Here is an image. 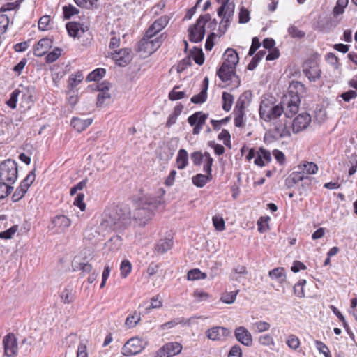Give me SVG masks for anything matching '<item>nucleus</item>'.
Instances as JSON below:
<instances>
[{
  "instance_id": "obj_1",
  "label": "nucleus",
  "mask_w": 357,
  "mask_h": 357,
  "mask_svg": "<svg viewBox=\"0 0 357 357\" xmlns=\"http://www.w3.org/2000/svg\"><path fill=\"white\" fill-rule=\"evenodd\" d=\"M128 210L118 206L107 208L102 215L100 227L106 231L123 229L130 224V215Z\"/></svg>"
},
{
  "instance_id": "obj_2",
  "label": "nucleus",
  "mask_w": 357,
  "mask_h": 357,
  "mask_svg": "<svg viewBox=\"0 0 357 357\" xmlns=\"http://www.w3.org/2000/svg\"><path fill=\"white\" fill-rule=\"evenodd\" d=\"M305 90V86L301 82L298 81L291 82L288 93L282 97L280 102L285 118L291 119L298 112L301 102L300 94L304 93Z\"/></svg>"
},
{
  "instance_id": "obj_3",
  "label": "nucleus",
  "mask_w": 357,
  "mask_h": 357,
  "mask_svg": "<svg viewBox=\"0 0 357 357\" xmlns=\"http://www.w3.org/2000/svg\"><path fill=\"white\" fill-rule=\"evenodd\" d=\"M36 93L35 86L31 84H20L10 94V99L6 102L7 105L12 109L16 108L17 102L20 98V105L29 109L33 103V96Z\"/></svg>"
},
{
  "instance_id": "obj_4",
  "label": "nucleus",
  "mask_w": 357,
  "mask_h": 357,
  "mask_svg": "<svg viewBox=\"0 0 357 357\" xmlns=\"http://www.w3.org/2000/svg\"><path fill=\"white\" fill-rule=\"evenodd\" d=\"M160 197H148L139 201L138 207L133 213V217L140 225H145L153 216L154 211L161 204Z\"/></svg>"
},
{
  "instance_id": "obj_5",
  "label": "nucleus",
  "mask_w": 357,
  "mask_h": 357,
  "mask_svg": "<svg viewBox=\"0 0 357 357\" xmlns=\"http://www.w3.org/2000/svg\"><path fill=\"white\" fill-rule=\"evenodd\" d=\"M283 110L279 105H275L270 100H262L259 107V115L261 119L266 122H272L280 120L282 116Z\"/></svg>"
},
{
  "instance_id": "obj_6",
  "label": "nucleus",
  "mask_w": 357,
  "mask_h": 357,
  "mask_svg": "<svg viewBox=\"0 0 357 357\" xmlns=\"http://www.w3.org/2000/svg\"><path fill=\"white\" fill-rule=\"evenodd\" d=\"M17 165L15 160L8 159L0 164V180L13 184L17 178Z\"/></svg>"
},
{
  "instance_id": "obj_7",
  "label": "nucleus",
  "mask_w": 357,
  "mask_h": 357,
  "mask_svg": "<svg viewBox=\"0 0 357 357\" xmlns=\"http://www.w3.org/2000/svg\"><path fill=\"white\" fill-rule=\"evenodd\" d=\"M162 43V36L152 38L144 34L138 44V51L142 52L144 56H149L154 53Z\"/></svg>"
},
{
  "instance_id": "obj_8",
  "label": "nucleus",
  "mask_w": 357,
  "mask_h": 357,
  "mask_svg": "<svg viewBox=\"0 0 357 357\" xmlns=\"http://www.w3.org/2000/svg\"><path fill=\"white\" fill-rule=\"evenodd\" d=\"M210 20L209 14L201 15L197 19L196 24L189 27V40L191 42L199 43L203 40L205 35V24Z\"/></svg>"
},
{
  "instance_id": "obj_9",
  "label": "nucleus",
  "mask_w": 357,
  "mask_h": 357,
  "mask_svg": "<svg viewBox=\"0 0 357 357\" xmlns=\"http://www.w3.org/2000/svg\"><path fill=\"white\" fill-rule=\"evenodd\" d=\"M234 3L229 1L227 3H225L221 5L220 7L218 9V15L220 17L222 18L220 27L222 33H225L226 31L227 26L229 24L231 18L234 15Z\"/></svg>"
},
{
  "instance_id": "obj_10",
  "label": "nucleus",
  "mask_w": 357,
  "mask_h": 357,
  "mask_svg": "<svg viewBox=\"0 0 357 357\" xmlns=\"http://www.w3.org/2000/svg\"><path fill=\"white\" fill-rule=\"evenodd\" d=\"M284 117V119H280L273 123V127L270 129L271 136L275 140L289 137L291 135L289 127L290 124Z\"/></svg>"
},
{
  "instance_id": "obj_11",
  "label": "nucleus",
  "mask_w": 357,
  "mask_h": 357,
  "mask_svg": "<svg viewBox=\"0 0 357 357\" xmlns=\"http://www.w3.org/2000/svg\"><path fill=\"white\" fill-rule=\"evenodd\" d=\"M146 343L139 337H132L128 340L122 348V354L129 356L140 353L145 347Z\"/></svg>"
},
{
  "instance_id": "obj_12",
  "label": "nucleus",
  "mask_w": 357,
  "mask_h": 357,
  "mask_svg": "<svg viewBox=\"0 0 357 357\" xmlns=\"http://www.w3.org/2000/svg\"><path fill=\"white\" fill-rule=\"evenodd\" d=\"M70 225L71 220L68 217L63 215H58L52 218L51 225L49 227L54 233L61 234Z\"/></svg>"
},
{
  "instance_id": "obj_13",
  "label": "nucleus",
  "mask_w": 357,
  "mask_h": 357,
  "mask_svg": "<svg viewBox=\"0 0 357 357\" xmlns=\"http://www.w3.org/2000/svg\"><path fill=\"white\" fill-rule=\"evenodd\" d=\"M5 354L8 357H14L17 354V338L13 333H8L3 340Z\"/></svg>"
},
{
  "instance_id": "obj_14",
  "label": "nucleus",
  "mask_w": 357,
  "mask_h": 357,
  "mask_svg": "<svg viewBox=\"0 0 357 357\" xmlns=\"http://www.w3.org/2000/svg\"><path fill=\"white\" fill-rule=\"evenodd\" d=\"M182 348V345L178 342H168L157 351L156 357H170L175 356L181 351Z\"/></svg>"
},
{
  "instance_id": "obj_15",
  "label": "nucleus",
  "mask_w": 357,
  "mask_h": 357,
  "mask_svg": "<svg viewBox=\"0 0 357 357\" xmlns=\"http://www.w3.org/2000/svg\"><path fill=\"white\" fill-rule=\"evenodd\" d=\"M207 118L208 114H204L202 112H197L188 117V121L189 124L190 126H195L192 132L194 135L199 134Z\"/></svg>"
},
{
  "instance_id": "obj_16",
  "label": "nucleus",
  "mask_w": 357,
  "mask_h": 357,
  "mask_svg": "<svg viewBox=\"0 0 357 357\" xmlns=\"http://www.w3.org/2000/svg\"><path fill=\"white\" fill-rule=\"evenodd\" d=\"M112 58L116 65L126 66L132 60L131 50L128 48L121 49L112 53Z\"/></svg>"
},
{
  "instance_id": "obj_17",
  "label": "nucleus",
  "mask_w": 357,
  "mask_h": 357,
  "mask_svg": "<svg viewBox=\"0 0 357 357\" xmlns=\"http://www.w3.org/2000/svg\"><path fill=\"white\" fill-rule=\"evenodd\" d=\"M311 122V116L309 114L303 112L298 114L292 122V130L295 133L305 129Z\"/></svg>"
},
{
  "instance_id": "obj_18",
  "label": "nucleus",
  "mask_w": 357,
  "mask_h": 357,
  "mask_svg": "<svg viewBox=\"0 0 357 357\" xmlns=\"http://www.w3.org/2000/svg\"><path fill=\"white\" fill-rule=\"evenodd\" d=\"M169 18L167 16H162L156 20L147 29L145 34L154 38L155 36L162 31L168 24Z\"/></svg>"
},
{
  "instance_id": "obj_19",
  "label": "nucleus",
  "mask_w": 357,
  "mask_h": 357,
  "mask_svg": "<svg viewBox=\"0 0 357 357\" xmlns=\"http://www.w3.org/2000/svg\"><path fill=\"white\" fill-rule=\"evenodd\" d=\"M97 90L99 93L97 96L96 105L98 107H102L107 104V100H109L111 98L109 93V86L107 83H101L97 86Z\"/></svg>"
},
{
  "instance_id": "obj_20",
  "label": "nucleus",
  "mask_w": 357,
  "mask_h": 357,
  "mask_svg": "<svg viewBox=\"0 0 357 357\" xmlns=\"http://www.w3.org/2000/svg\"><path fill=\"white\" fill-rule=\"evenodd\" d=\"M53 41L50 38H44L40 40L33 50V54L36 56H42L52 47Z\"/></svg>"
},
{
  "instance_id": "obj_21",
  "label": "nucleus",
  "mask_w": 357,
  "mask_h": 357,
  "mask_svg": "<svg viewBox=\"0 0 357 357\" xmlns=\"http://www.w3.org/2000/svg\"><path fill=\"white\" fill-rule=\"evenodd\" d=\"M303 73L311 82H316L321 77V71L318 66L314 63H310V65L306 63Z\"/></svg>"
},
{
  "instance_id": "obj_22",
  "label": "nucleus",
  "mask_w": 357,
  "mask_h": 357,
  "mask_svg": "<svg viewBox=\"0 0 357 357\" xmlns=\"http://www.w3.org/2000/svg\"><path fill=\"white\" fill-rule=\"evenodd\" d=\"M235 336L241 344L245 346H250L252 344V335L245 327H238L235 331Z\"/></svg>"
},
{
  "instance_id": "obj_23",
  "label": "nucleus",
  "mask_w": 357,
  "mask_h": 357,
  "mask_svg": "<svg viewBox=\"0 0 357 357\" xmlns=\"http://www.w3.org/2000/svg\"><path fill=\"white\" fill-rule=\"evenodd\" d=\"M229 333L227 328L220 326L213 327L206 331L208 338L213 341L220 340L222 337L227 336Z\"/></svg>"
},
{
  "instance_id": "obj_24",
  "label": "nucleus",
  "mask_w": 357,
  "mask_h": 357,
  "mask_svg": "<svg viewBox=\"0 0 357 357\" xmlns=\"http://www.w3.org/2000/svg\"><path fill=\"white\" fill-rule=\"evenodd\" d=\"M271 160V155L269 151L261 147L257 151V156L254 160V163L259 167H263L266 163Z\"/></svg>"
},
{
  "instance_id": "obj_25",
  "label": "nucleus",
  "mask_w": 357,
  "mask_h": 357,
  "mask_svg": "<svg viewBox=\"0 0 357 357\" xmlns=\"http://www.w3.org/2000/svg\"><path fill=\"white\" fill-rule=\"evenodd\" d=\"M225 61L222 63L223 65H227L234 68H236V65L238 63L239 58L237 52L231 48H228L224 54Z\"/></svg>"
},
{
  "instance_id": "obj_26",
  "label": "nucleus",
  "mask_w": 357,
  "mask_h": 357,
  "mask_svg": "<svg viewBox=\"0 0 357 357\" xmlns=\"http://www.w3.org/2000/svg\"><path fill=\"white\" fill-rule=\"evenodd\" d=\"M93 119L91 118L82 119L79 117H73L71 119L70 125L78 132H81L88 128L92 123Z\"/></svg>"
},
{
  "instance_id": "obj_27",
  "label": "nucleus",
  "mask_w": 357,
  "mask_h": 357,
  "mask_svg": "<svg viewBox=\"0 0 357 357\" xmlns=\"http://www.w3.org/2000/svg\"><path fill=\"white\" fill-rule=\"evenodd\" d=\"M234 70L235 68L231 66L222 64L217 75L222 82H226L231 80L232 76L234 75Z\"/></svg>"
},
{
  "instance_id": "obj_28",
  "label": "nucleus",
  "mask_w": 357,
  "mask_h": 357,
  "mask_svg": "<svg viewBox=\"0 0 357 357\" xmlns=\"http://www.w3.org/2000/svg\"><path fill=\"white\" fill-rule=\"evenodd\" d=\"M75 291L74 289L70 286H68L60 293V298L61 301L64 304L72 303L75 299Z\"/></svg>"
},
{
  "instance_id": "obj_29",
  "label": "nucleus",
  "mask_w": 357,
  "mask_h": 357,
  "mask_svg": "<svg viewBox=\"0 0 357 357\" xmlns=\"http://www.w3.org/2000/svg\"><path fill=\"white\" fill-rule=\"evenodd\" d=\"M176 163L178 169H183L188 166V153L185 149H181L178 151L176 159Z\"/></svg>"
},
{
  "instance_id": "obj_30",
  "label": "nucleus",
  "mask_w": 357,
  "mask_h": 357,
  "mask_svg": "<svg viewBox=\"0 0 357 357\" xmlns=\"http://www.w3.org/2000/svg\"><path fill=\"white\" fill-rule=\"evenodd\" d=\"M212 179V176L208 174H197L192 178V183L198 187H204L208 181Z\"/></svg>"
},
{
  "instance_id": "obj_31",
  "label": "nucleus",
  "mask_w": 357,
  "mask_h": 357,
  "mask_svg": "<svg viewBox=\"0 0 357 357\" xmlns=\"http://www.w3.org/2000/svg\"><path fill=\"white\" fill-rule=\"evenodd\" d=\"M269 277L273 280H277L282 283L286 280V274L284 268H275L268 273Z\"/></svg>"
},
{
  "instance_id": "obj_32",
  "label": "nucleus",
  "mask_w": 357,
  "mask_h": 357,
  "mask_svg": "<svg viewBox=\"0 0 357 357\" xmlns=\"http://www.w3.org/2000/svg\"><path fill=\"white\" fill-rule=\"evenodd\" d=\"M173 245V241L171 238H165L160 240L157 245L156 250L160 254H164L172 248Z\"/></svg>"
},
{
  "instance_id": "obj_33",
  "label": "nucleus",
  "mask_w": 357,
  "mask_h": 357,
  "mask_svg": "<svg viewBox=\"0 0 357 357\" xmlns=\"http://www.w3.org/2000/svg\"><path fill=\"white\" fill-rule=\"evenodd\" d=\"M141 313L134 312L132 314H129L125 321V325L128 328H134L141 320Z\"/></svg>"
},
{
  "instance_id": "obj_34",
  "label": "nucleus",
  "mask_w": 357,
  "mask_h": 357,
  "mask_svg": "<svg viewBox=\"0 0 357 357\" xmlns=\"http://www.w3.org/2000/svg\"><path fill=\"white\" fill-rule=\"evenodd\" d=\"M271 324L264 321H258L252 324L251 329L255 333H263L270 329Z\"/></svg>"
},
{
  "instance_id": "obj_35",
  "label": "nucleus",
  "mask_w": 357,
  "mask_h": 357,
  "mask_svg": "<svg viewBox=\"0 0 357 357\" xmlns=\"http://www.w3.org/2000/svg\"><path fill=\"white\" fill-rule=\"evenodd\" d=\"M105 75V70L103 68H97L90 73L86 77V81H98Z\"/></svg>"
},
{
  "instance_id": "obj_36",
  "label": "nucleus",
  "mask_w": 357,
  "mask_h": 357,
  "mask_svg": "<svg viewBox=\"0 0 357 357\" xmlns=\"http://www.w3.org/2000/svg\"><path fill=\"white\" fill-rule=\"evenodd\" d=\"M266 54V51L265 50L259 51L252 58V61L248 66V69L250 70H253L258 63L263 59V57Z\"/></svg>"
},
{
  "instance_id": "obj_37",
  "label": "nucleus",
  "mask_w": 357,
  "mask_h": 357,
  "mask_svg": "<svg viewBox=\"0 0 357 357\" xmlns=\"http://www.w3.org/2000/svg\"><path fill=\"white\" fill-rule=\"evenodd\" d=\"M222 98L223 102L222 109L226 112H229L231 108V105L234 101L233 96L229 93L223 92Z\"/></svg>"
},
{
  "instance_id": "obj_38",
  "label": "nucleus",
  "mask_w": 357,
  "mask_h": 357,
  "mask_svg": "<svg viewBox=\"0 0 357 357\" xmlns=\"http://www.w3.org/2000/svg\"><path fill=\"white\" fill-rule=\"evenodd\" d=\"M36 178V174H35V169L31 171L28 175L26 176V178L22 181V182L20 184V186H21L22 188L28 190L29 188L31 186V185L33 183Z\"/></svg>"
},
{
  "instance_id": "obj_39",
  "label": "nucleus",
  "mask_w": 357,
  "mask_h": 357,
  "mask_svg": "<svg viewBox=\"0 0 357 357\" xmlns=\"http://www.w3.org/2000/svg\"><path fill=\"white\" fill-rule=\"evenodd\" d=\"M349 0H337L335 6L333 8V14L337 17L342 14L344 8L347 6Z\"/></svg>"
},
{
  "instance_id": "obj_40",
  "label": "nucleus",
  "mask_w": 357,
  "mask_h": 357,
  "mask_svg": "<svg viewBox=\"0 0 357 357\" xmlns=\"http://www.w3.org/2000/svg\"><path fill=\"white\" fill-rule=\"evenodd\" d=\"M84 76L82 73L77 72L72 74L68 79V85L71 89L77 86L82 80Z\"/></svg>"
},
{
  "instance_id": "obj_41",
  "label": "nucleus",
  "mask_w": 357,
  "mask_h": 357,
  "mask_svg": "<svg viewBox=\"0 0 357 357\" xmlns=\"http://www.w3.org/2000/svg\"><path fill=\"white\" fill-rule=\"evenodd\" d=\"M191 58L192 57L195 62L198 65H202L204 62V55L201 49L195 47L190 54Z\"/></svg>"
},
{
  "instance_id": "obj_42",
  "label": "nucleus",
  "mask_w": 357,
  "mask_h": 357,
  "mask_svg": "<svg viewBox=\"0 0 357 357\" xmlns=\"http://www.w3.org/2000/svg\"><path fill=\"white\" fill-rule=\"evenodd\" d=\"M206 274L202 273L199 269L194 268L188 272L187 278L188 280H196L199 279H205Z\"/></svg>"
},
{
  "instance_id": "obj_43",
  "label": "nucleus",
  "mask_w": 357,
  "mask_h": 357,
  "mask_svg": "<svg viewBox=\"0 0 357 357\" xmlns=\"http://www.w3.org/2000/svg\"><path fill=\"white\" fill-rule=\"evenodd\" d=\"M162 306V302L159 300L158 296H156L151 298V304L145 307L144 311L142 313L148 314L152 309H158Z\"/></svg>"
},
{
  "instance_id": "obj_44",
  "label": "nucleus",
  "mask_w": 357,
  "mask_h": 357,
  "mask_svg": "<svg viewBox=\"0 0 357 357\" xmlns=\"http://www.w3.org/2000/svg\"><path fill=\"white\" fill-rule=\"evenodd\" d=\"M213 225L215 229L222 231L225 229V222L223 218L220 215H215L212 218Z\"/></svg>"
},
{
  "instance_id": "obj_45",
  "label": "nucleus",
  "mask_w": 357,
  "mask_h": 357,
  "mask_svg": "<svg viewBox=\"0 0 357 357\" xmlns=\"http://www.w3.org/2000/svg\"><path fill=\"white\" fill-rule=\"evenodd\" d=\"M179 86H176L169 93V98L171 100H178L182 99L183 98L187 97L188 96L185 94L184 91H176Z\"/></svg>"
},
{
  "instance_id": "obj_46",
  "label": "nucleus",
  "mask_w": 357,
  "mask_h": 357,
  "mask_svg": "<svg viewBox=\"0 0 357 357\" xmlns=\"http://www.w3.org/2000/svg\"><path fill=\"white\" fill-rule=\"evenodd\" d=\"M80 24L76 22H68L66 24V29L70 36L76 37L79 31Z\"/></svg>"
},
{
  "instance_id": "obj_47",
  "label": "nucleus",
  "mask_w": 357,
  "mask_h": 357,
  "mask_svg": "<svg viewBox=\"0 0 357 357\" xmlns=\"http://www.w3.org/2000/svg\"><path fill=\"white\" fill-rule=\"evenodd\" d=\"M207 92L206 89H202L200 93L191 98V102L194 104H202L206 100Z\"/></svg>"
},
{
  "instance_id": "obj_48",
  "label": "nucleus",
  "mask_w": 357,
  "mask_h": 357,
  "mask_svg": "<svg viewBox=\"0 0 357 357\" xmlns=\"http://www.w3.org/2000/svg\"><path fill=\"white\" fill-rule=\"evenodd\" d=\"M238 292V291L225 292L222 294L220 299L223 303L231 304L235 301Z\"/></svg>"
},
{
  "instance_id": "obj_49",
  "label": "nucleus",
  "mask_w": 357,
  "mask_h": 357,
  "mask_svg": "<svg viewBox=\"0 0 357 357\" xmlns=\"http://www.w3.org/2000/svg\"><path fill=\"white\" fill-rule=\"evenodd\" d=\"M204 156L206 157V160L203 169L206 173V174L212 176L211 172L213 159L211 157L209 153L208 152H205Z\"/></svg>"
},
{
  "instance_id": "obj_50",
  "label": "nucleus",
  "mask_w": 357,
  "mask_h": 357,
  "mask_svg": "<svg viewBox=\"0 0 357 357\" xmlns=\"http://www.w3.org/2000/svg\"><path fill=\"white\" fill-rule=\"evenodd\" d=\"M306 284L305 280H300L294 287V291L296 296L302 298L305 296L303 287Z\"/></svg>"
},
{
  "instance_id": "obj_51",
  "label": "nucleus",
  "mask_w": 357,
  "mask_h": 357,
  "mask_svg": "<svg viewBox=\"0 0 357 357\" xmlns=\"http://www.w3.org/2000/svg\"><path fill=\"white\" fill-rule=\"evenodd\" d=\"M61 54V50L59 47L55 48L50 52L45 57V61L48 63H53L59 59Z\"/></svg>"
},
{
  "instance_id": "obj_52",
  "label": "nucleus",
  "mask_w": 357,
  "mask_h": 357,
  "mask_svg": "<svg viewBox=\"0 0 357 357\" xmlns=\"http://www.w3.org/2000/svg\"><path fill=\"white\" fill-rule=\"evenodd\" d=\"M13 190V187L9 183L1 181L0 182V199L7 197Z\"/></svg>"
},
{
  "instance_id": "obj_53",
  "label": "nucleus",
  "mask_w": 357,
  "mask_h": 357,
  "mask_svg": "<svg viewBox=\"0 0 357 357\" xmlns=\"http://www.w3.org/2000/svg\"><path fill=\"white\" fill-rule=\"evenodd\" d=\"M63 16L66 19H70L73 15L77 14L79 10L72 5L65 6L63 8Z\"/></svg>"
},
{
  "instance_id": "obj_54",
  "label": "nucleus",
  "mask_w": 357,
  "mask_h": 357,
  "mask_svg": "<svg viewBox=\"0 0 357 357\" xmlns=\"http://www.w3.org/2000/svg\"><path fill=\"white\" fill-rule=\"evenodd\" d=\"M121 275L123 278H126L130 273L132 269L131 263L128 260H123L121 264Z\"/></svg>"
},
{
  "instance_id": "obj_55",
  "label": "nucleus",
  "mask_w": 357,
  "mask_h": 357,
  "mask_svg": "<svg viewBox=\"0 0 357 357\" xmlns=\"http://www.w3.org/2000/svg\"><path fill=\"white\" fill-rule=\"evenodd\" d=\"M9 18L6 15H0V36L6 33L9 25Z\"/></svg>"
},
{
  "instance_id": "obj_56",
  "label": "nucleus",
  "mask_w": 357,
  "mask_h": 357,
  "mask_svg": "<svg viewBox=\"0 0 357 357\" xmlns=\"http://www.w3.org/2000/svg\"><path fill=\"white\" fill-rule=\"evenodd\" d=\"M98 0H75L76 4L82 8L91 9L94 7Z\"/></svg>"
},
{
  "instance_id": "obj_57",
  "label": "nucleus",
  "mask_w": 357,
  "mask_h": 357,
  "mask_svg": "<svg viewBox=\"0 0 357 357\" xmlns=\"http://www.w3.org/2000/svg\"><path fill=\"white\" fill-rule=\"evenodd\" d=\"M317 349L319 351L324 355L325 357H332L328 347L321 341L315 342Z\"/></svg>"
},
{
  "instance_id": "obj_58",
  "label": "nucleus",
  "mask_w": 357,
  "mask_h": 357,
  "mask_svg": "<svg viewBox=\"0 0 357 357\" xmlns=\"http://www.w3.org/2000/svg\"><path fill=\"white\" fill-rule=\"evenodd\" d=\"M287 344L292 349H296L300 346L299 339L294 335H290L287 340Z\"/></svg>"
},
{
  "instance_id": "obj_59",
  "label": "nucleus",
  "mask_w": 357,
  "mask_h": 357,
  "mask_svg": "<svg viewBox=\"0 0 357 357\" xmlns=\"http://www.w3.org/2000/svg\"><path fill=\"white\" fill-rule=\"evenodd\" d=\"M259 342L264 346L274 345L273 337L269 334L262 335L259 337Z\"/></svg>"
},
{
  "instance_id": "obj_60",
  "label": "nucleus",
  "mask_w": 357,
  "mask_h": 357,
  "mask_svg": "<svg viewBox=\"0 0 357 357\" xmlns=\"http://www.w3.org/2000/svg\"><path fill=\"white\" fill-rule=\"evenodd\" d=\"M239 23L241 24H245L249 22L250 20V12L248 9L245 8L244 7H242L239 12Z\"/></svg>"
},
{
  "instance_id": "obj_61",
  "label": "nucleus",
  "mask_w": 357,
  "mask_h": 357,
  "mask_svg": "<svg viewBox=\"0 0 357 357\" xmlns=\"http://www.w3.org/2000/svg\"><path fill=\"white\" fill-rule=\"evenodd\" d=\"M325 58L327 62L332 65L335 69H337L339 68L338 58L334 53H328L325 56Z\"/></svg>"
},
{
  "instance_id": "obj_62",
  "label": "nucleus",
  "mask_w": 357,
  "mask_h": 357,
  "mask_svg": "<svg viewBox=\"0 0 357 357\" xmlns=\"http://www.w3.org/2000/svg\"><path fill=\"white\" fill-rule=\"evenodd\" d=\"M50 22V17L49 15H44L41 17L38 21V28L42 31H45L49 29V24Z\"/></svg>"
},
{
  "instance_id": "obj_63",
  "label": "nucleus",
  "mask_w": 357,
  "mask_h": 357,
  "mask_svg": "<svg viewBox=\"0 0 357 357\" xmlns=\"http://www.w3.org/2000/svg\"><path fill=\"white\" fill-rule=\"evenodd\" d=\"M318 170L317 165L312 162H307L303 165V171L309 174H314Z\"/></svg>"
},
{
  "instance_id": "obj_64",
  "label": "nucleus",
  "mask_w": 357,
  "mask_h": 357,
  "mask_svg": "<svg viewBox=\"0 0 357 357\" xmlns=\"http://www.w3.org/2000/svg\"><path fill=\"white\" fill-rule=\"evenodd\" d=\"M84 195L83 193L77 194L74 200V205L77 206L82 211L86 208V204L84 202Z\"/></svg>"
}]
</instances>
